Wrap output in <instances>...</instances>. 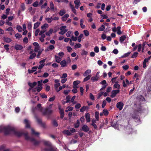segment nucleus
<instances>
[{
    "mask_svg": "<svg viewBox=\"0 0 151 151\" xmlns=\"http://www.w3.org/2000/svg\"><path fill=\"white\" fill-rule=\"evenodd\" d=\"M14 132V134L18 137H20L23 135L24 136L26 140H29L30 141L33 142L35 145H37L40 143L39 141L36 140L34 138L31 137L29 136L28 135V133L27 132H24L22 131L15 130Z\"/></svg>",
    "mask_w": 151,
    "mask_h": 151,
    "instance_id": "f257e3e1",
    "label": "nucleus"
},
{
    "mask_svg": "<svg viewBox=\"0 0 151 151\" xmlns=\"http://www.w3.org/2000/svg\"><path fill=\"white\" fill-rule=\"evenodd\" d=\"M0 133H3L5 135L8 134L9 133V125L0 126Z\"/></svg>",
    "mask_w": 151,
    "mask_h": 151,
    "instance_id": "f03ea898",
    "label": "nucleus"
},
{
    "mask_svg": "<svg viewBox=\"0 0 151 151\" xmlns=\"http://www.w3.org/2000/svg\"><path fill=\"white\" fill-rule=\"evenodd\" d=\"M43 142L45 145L48 147V148L46 147L44 149L45 151H55L51 143L49 141H44Z\"/></svg>",
    "mask_w": 151,
    "mask_h": 151,
    "instance_id": "7ed1b4c3",
    "label": "nucleus"
},
{
    "mask_svg": "<svg viewBox=\"0 0 151 151\" xmlns=\"http://www.w3.org/2000/svg\"><path fill=\"white\" fill-rule=\"evenodd\" d=\"M43 115L50 116L52 112V110L50 109L49 108L47 107L45 108L43 111L42 112Z\"/></svg>",
    "mask_w": 151,
    "mask_h": 151,
    "instance_id": "20e7f679",
    "label": "nucleus"
},
{
    "mask_svg": "<svg viewBox=\"0 0 151 151\" xmlns=\"http://www.w3.org/2000/svg\"><path fill=\"white\" fill-rule=\"evenodd\" d=\"M120 92L119 90H113L111 91V98H114L115 97L116 95L118 93Z\"/></svg>",
    "mask_w": 151,
    "mask_h": 151,
    "instance_id": "39448f33",
    "label": "nucleus"
},
{
    "mask_svg": "<svg viewBox=\"0 0 151 151\" xmlns=\"http://www.w3.org/2000/svg\"><path fill=\"white\" fill-rule=\"evenodd\" d=\"M36 120L37 122L41 126L43 127V128H45V123H44L42 122V120L41 119H39L38 117H37Z\"/></svg>",
    "mask_w": 151,
    "mask_h": 151,
    "instance_id": "423d86ee",
    "label": "nucleus"
},
{
    "mask_svg": "<svg viewBox=\"0 0 151 151\" xmlns=\"http://www.w3.org/2000/svg\"><path fill=\"white\" fill-rule=\"evenodd\" d=\"M124 105L123 103L121 101L118 102L116 104V107L118 108L119 110H121Z\"/></svg>",
    "mask_w": 151,
    "mask_h": 151,
    "instance_id": "0eeeda50",
    "label": "nucleus"
},
{
    "mask_svg": "<svg viewBox=\"0 0 151 151\" xmlns=\"http://www.w3.org/2000/svg\"><path fill=\"white\" fill-rule=\"evenodd\" d=\"M126 133L128 134H131L133 132V129L132 128L127 126L126 128Z\"/></svg>",
    "mask_w": 151,
    "mask_h": 151,
    "instance_id": "6e6552de",
    "label": "nucleus"
},
{
    "mask_svg": "<svg viewBox=\"0 0 151 151\" xmlns=\"http://www.w3.org/2000/svg\"><path fill=\"white\" fill-rule=\"evenodd\" d=\"M137 113H135L134 111V114L132 115V117L134 119H135V121L136 122H140V119L138 118V116L136 114Z\"/></svg>",
    "mask_w": 151,
    "mask_h": 151,
    "instance_id": "1a4fd4ad",
    "label": "nucleus"
},
{
    "mask_svg": "<svg viewBox=\"0 0 151 151\" xmlns=\"http://www.w3.org/2000/svg\"><path fill=\"white\" fill-rule=\"evenodd\" d=\"M0 151H9V150L6 148L5 145H3L0 146Z\"/></svg>",
    "mask_w": 151,
    "mask_h": 151,
    "instance_id": "9d476101",
    "label": "nucleus"
},
{
    "mask_svg": "<svg viewBox=\"0 0 151 151\" xmlns=\"http://www.w3.org/2000/svg\"><path fill=\"white\" fill-rule=\"evenodd\" d=\"M41 105L40 104H38L37 106V107H35V108H34L32 109V111H34L35 109H37V108L38 109V110L40 111V112H42V111L43 110V108L41 107Z\"/></svg>",
    "mask_w": 151,
    "mask_h": 151,
    "instance_id": "9b49d317",
    "label": "nucleus"
},
{
    "mask_svg": "<svg viewBox=\"0 0 151 151\" xmlns=\"http://www.w3.org/2000/svg\"><path fill=\"white\" fill-rule=\"evenodd\" d=\"M25 9V5L24 3H22L20 6V8L18 12V14H19L22 11H24Z\"/></svg>",
    "mask_w": 151,
    "mask_h": 151,
    "instance_id": "f8f14e48",
    "label": "nucleus"
},
{
    "mask_svg": "<svg viewBox=\"0 0 151 151\" xmlns=\"http://www.w3.org/2000/svg\"><path fill=\"white\" fill-rule=\"evenodd\" d=\"M81 129L82 130L86 132H88L89 130V128L86 124H84L83 126Z\"/></svg>",
    "mask_w": 151,
    "mask_h": 151,
    "instance_id": "ddd939ff",
    "label": "nucleus"
},
{
    "mask_svg": "<svg viewBox=\"0 0 151 151\" xmlns=\"http://www.w3.org/2000/svg\"><path fill=\"white\" fill-rule=\"evenodd\" d=\"M9 8H7L6 10V15L3 14L1 16V18L3 19H6L7 18V16L9 14Z\"/></svg>",
    "mask_w": 151,
    "mask_h": 151,
    "instance_id": "4468645a",
    "label": "nucleus"
},
{
    "mask_svg": "<svg viewBox=\"0 0 151 151\" xmlns=\"http://www.w3.org/2000/svg\"><path fill=\"white\" fill-rule=\"evenodd\" d=\"M24 123L25 124V127L26 128H30V122L28 120L25 119L24 121Z\"/></svg>",
    "mask_w": 151,
    "mask_h": 151,
    "instance_id": "2eb2a0df",
    "label": "nucleus"
},
{
    "mask_svg": "<svg viewBox=\"0 0 151 151\" xmlns=\"http://www.w3.org/2000/svg\"><path fill=\"white\" fill-rule=\"evenodd\" d=\"M37 83L36 82H34L33 83L29 82L28 85L31 88H33L37 85Z\"/></svg>",
    "mask_w": 151,
    "mask_h": 151,
    "instance_id": "dca6fc26",
    "label": "nucleus"
},
{
    "mask_svg": "<svg viewBox=\"0 0 151 151\" xmlns=\"http://www.w3.org/2000/svg\"><path fill=\"white\" fill-rule=\"evenodd\" d=\"M85 117L87 122H89L90 121V115L89 113H86L85 114Z\"/></svg>",
    "mask_w": 151,
    "mask_h": 151,
    "instance_id": "f3484780",
    "label": "nucleus"
},
{
    "mask_svg": "<svg viewBox=\"0 0 151 151\" xmlns=\"http://www.w3.org/2000/svg\"><path fill=\"white\" fill-rule=\"evenodd\" d=\"M110 123L111 125V126L114 127H116L117 123L116 121H114V120H113L112 119H111Z\"/></svg>",
    "mask_w": 151,
    "mask_h": 151,
    "instance_id": "a211bd4d",
    "label": "nucleus"
},
{
    "mask_svg": "<svg viewBox=\"0 0 151 151\" xmlns=\"http://www.w3.org/2000/svg\"><path fill=\"white\" fill-rule=\"evenodd\" d=\"M142 112L141 106H140L139 107L137 108V109L135 110L134 111V112L135 113H141Z\"/></svg>",
    "mask_w": 151,
    "mask_h": 151,
    "instance_id": "6ab92c4d",
    "label": "nucleus"
},
{
    "mask_svg": "<svg viewBox=\"0 0 151 151\" xmlns=\"http://www.w3.org/2000/svg\"><path fill=\"white\" fill-rule=\"evenodd\" d=\"M91 73V70L88 69L83 74V76H84L85 77L87 76L88 75H89V74H90Z\"/></svg>",
    "mask_w": 151,
    "mask_h": 151,
    "instance_id": "aec40b11",
    "label": "nucleus"
},
{
    "mask_svg": "<svg viewBox=\"0 0 151 151\" xmlns=\"http://www.w3.org/2000/svg\"><path fill=\"white\" fill-rule=\"evenodd\" d=\"M14 48L17 50H20L23 48V47L21 45H17L15 46Z\"/></svg>",
    "mask_w": 151,
    "mask_h": 151,
    "instance_id": "412c9836",
    "label": "nucleus"
},
{
    "mask_svg": "<svg viewBox=\"0 0 151 151\" xmlns=\"http://www.w3.org/2000/svg\"><path fill=\"white\" fill-rule=\"evenodd\" d=\"M63 133L64 134H67L68 136H70L71 134L70 131L67 130H65L63 131Z\"/></svg>",
    "mask_w": 151,
    "mask_h": 151,
    "instance_id": "4be33fe9",
    "label": "nucleus"
},
{
    "mask_svg": "<svg viewBox=\"0 0 151 151\" xmlns=\"http://www.w3.org/2000/svg\"><path fill=\"white\" fill-rule=\"evenodd\" d=\"M69 17V14H66L62 17V20L63 21H65Z\"/></svg>",
    "mask_w": 151,
    "mask_h": 151,
    "instance_id": "5701e85b",
    "label": "nucleus"
},
{
    "mask_svg": "<svg viewBox=\"0 0 151 151\" xmlns=\"http://www.w3.org/2000/svg\"><path fill=\"white\" fill-rule=\"evenodd\" d=\"M60 64L61 65V67L63 68L66 66V63L65 60H63L61 61Z\"/></svg>",
    "mask_w": 151,
    "mask_h": 151,
    "instance_id": "b1692460",
    "label": "nucleus"
},
{
    "mask_svg": "<svg viewBox=\"0 0 151 151\" xmlns=\"http://www.w3.org/2000/svg\"><path fill=\"white\" fill-rule=\"evenodd\" d=\"M126 37L125 35H122L119 38V41L121 43H122L126 39Z\"/></svg>",
    "mask_w": 151,
    "mask_h": 151,
    "instance_id": "393cba45",
    "label": "nucleus"
},
{
    "mask_svg": "<svg viewBox=\"0 0 151 151\" xmlns=\"http://www.w3.org/2000/svg\"><path fill=\"white\" fill-rule=\"evenodd\" d=\"M55 61L58 63H60V61L62 60V59L61 58L59 57L57 55L55 56Z\"/></svg>",
    "mask_w": 151,
    "mask_h": 151,
    "instance_id": "a878e982",
    "label": "nucleus"
},
{
    "mask_svg": "<svg viewBox=\"0 0 151 151\" xmlns=\"http://www.w3.org/2000/svg\"><path fill=\"white\" fill-rule=\"evenodd\" d=\"M48 27V24H47L45 23L41 26V28L42 29L45 30Z\"/></svg>",
    "mask_w": 151,
    "mask_h": 151,
    "instance_id": "bb28decb",
    "label": "nucleus"
},
{
    "mask_svg": "<svg viewBox=\"0 0 151 151\" xmlns=\"http://www.w3.org/2000/svg\"><path fill=\"white\" fill-rule=\"evenodd\" d=\"M66 26H63L61 27L60 28V30L61 31H64L65 32V30L66 31V32L68 30L65 29L66 28Z\"/></svg>",
    "mask_w": 151,
    "mask_h": 151,
    "instance_id": "cd10ccee",
    "label": "nucleus"
},
{
    "mask_svg": "<svg viewBox=\"0 0 151 151\" xmlns=\"http://www.w3.org/2000/svg\"><path fill=\"white\" fill-rule=\"evenodd\" d=\"M114 87L117 89H119L120 87V85L118 84V81L116 82L114 85Z\"/></svg>",
    "mask_w": 151,
    "mask_h": 151,
    "instance_id": "c85d7f7f",
    "label": "nucleus"
},
{
    "mask_svg": "<svg viewBox=\"0 0 151 151\" xmlns=\"http://www.w3.org/2000/svg\"><path fill=\"white\" fill-rule=\"evenodd\" d=\"M32 133L31 134L32 135H34L36 136L40 134L38 132H36L33 129H31Z\"/></svg>",
    "mask_w": 151,
    "mask_h": 151,
    "instance_id": "c756f323",
    "label": "nucleus"
},
{
    "mask_svg": "<svg viewBox=\"0 0 151 151\" xmlns=\"http://www.w3.org/2000/svg\"><path fill=\"white\" fill-rule=\"evenodd\" d=\"M80 125V122L79 120H78L76 123L74 124V126L76 128H77L79 127Z\"/></svg>",
    "mask_w": 151,
    "mask_h": 151,
    "instance_id": "7c9ffc66",
    "label": "nucleus"
},
{
    "mask_svg": "<svg viewBox=\"0 0 151 151\" xmlns=\"http://www.w3.org/2000/svg\"><path fill=\"white\" fill-rule=\"evenodd\" d=\"M40 24V23L39 22H37L36 23H35L34 24L33 28L34 29H36L39 26Z\"/></svg>",
    "mask_w": 151,
    "mask_h": 151,
    "instance_id": "2f4dec72",
    "label": "nucleus"
},
{
    "mask_svg": "<svg viewBox=\"0 0 151 151\" xmlns=\"http://www.w3.org/2000/svg\"><path fill=\"white\" fill-rule=\"evenodd\" d=\"M53 31V30L52 29H50L49 31L46 32V35L47 36H50V35L52 33Z\"/></svg>",
    "mask_w": 151,
    "mask_h": 151,
    "instance_id": "473e14b6",
    "label": "nucleus"
},
{
    "mask_svg": "<svg viewBox=\"0 0 151 151\" xmlns=\"http://www.w3.org/2000/svg\"><path fill=\"white\" fill-rule=\"evenodd\" d=\"M50 6L51 10L53 11L54 10V6L52 2L51 1L50 2Z\"/></svg>",
    "mask_w": 151,
    "mask_h": 151,
    "instance_id": "72a5a7b5",
    "label": "nucleus"
},
{
    "mask_svg": "<svg viewBox=\"0 0 151 151\" xmlns=\"http://www.w3.org/2000/svg\"><path fill=\"white\" fill-rule=\"evenodd\" d=\"M99 78V77L97 76V74L96 75V76H93L91 78V79L92 81H97L98 80V79Z\"/></svg>",
    "mask_w": 151,
    "mask_h": 151,
    "instance_id": "f704fd0d",
    "label": "nucleus"
},
{
    "mask_svg": "<svg viewBox=\"0 0 151 151\" xmlns=\"http://www.w3.org/2000/svg\"><path fill=\"white\" fill-rule=\"evenodd\" d=\"M49 75L48 73H44L43 75L42 76H38V77H45L46 78Z\"/></svg>",
    "mask_w": 151,
    "mask_h": 151,
    "instance_id": "c9c22d12",
    "label": "nucleus"
},
{
    "mask_svg": "<svg viewBox=\"0 0 151 151\" xmlns=\"http://www.w3.org/2000/svg\"><path fill=\"white\" fill-rule=\"evenodd\" d=\"M91 75H89L88 76H86V77L84 78L83 81L85 82L88 81L90 79L91 77Z\"/></svg>",
    "mask_w": 151,
    "mask_h": 151,
    "instance_id": "e433bc0d",
    "label": "nucleus"
},
{
    "mask_svg": "<svg viewBox=\"0 0 151 151\" xmlns=\"http://www.w3.org/2000/svg\"><path fill=\"white\" fill-rule=\"evenodd\" d=\"M99 112L98 111H96L95 113V117L97 121H99Z\"/></svg>",
    "mask_w": 151,
    "mask_h": 151,
    "instance_id": "4c0bfd02",
    "label": "nucleus"
},
{
    "mask_svg": "<svg viewBox=\"0 0 151 151\" xmlns=\"http://www.w3.org/2000/svg\"><path fill=\"white\" fill-rule=\"evenodd\" d=\"M105 28V27L104 25H102L98 29V30L99 31H102L104 30Z\"/></svg>",
    "mask_w": 151,
    "mask_h": 151,
    "instance_id": "58836bf2",
    "label": "nucleus"
},
{
    "mask_svg": "<svg viewBox=\"0 0 151 151\" xmlns=\"http://www.w3.org/2000/svg\"><path fill=\"white\" fill-rule=\"evenodd\" d=\"M88 107L87 106H83L80 109V112H83L86 108H87Z\"/></svg>",
    "mask_w": 151,
    "mask_h": 151,
    "instance_id": "ea45409f",
    "label": "nucleus"
},
{
    "mask_svg": "<svg viewBox=\"0 0 151 151\" xmlns=\"http://www.w3.org/2000/svg\"><path fill=\"white\" fill-rule=\"evenodd\" d=\"M52 124L55 127H57L58 126V123L56 120H53Z\"/></svg>",
    "mask_w": 151,
    "mask_h": 151,
    "instance_id": "a19ab883",
    "label": "nucleus"
},
{
    "mask_svg": "<svg viewBox=\"0 0 151 151\" xmlns=\"http://www.w3.org/2000/svg\"><path fill=\"white\" fill-rule=\"evenodd\" d=\"M138 53L137 52H134V54L132 55L131 56V58H133L137 57L138 56Z\"/></svg>",
    "mask_w": 151,
    "mask_h": 151,
    "instance_id": "79ce46f5",
    "label": "nucleus"
},
{
    "mask_svg": "<svg viewBox=\"0 0 151 151\" xmlns=\"http://www.w3.org/2000/svg\"><path fill=\"white\" fill-rule=\"evenodd\" d=\"M36 55V54L35 53L31 54L29 57V59H32L35 58Z\"/></svg>",
    "mask_w": 151,
    "mask_h": 151,
    "instance_id": "37998d69",
    "label": "nucleus"
},
{
    "mask_svg": "<svg viewBox=\"0 0 151 151\" xmlns=\"http://www.w3.org/2000/svg\"><path fill=\"white\" fill-rule=\"evenodd\" d=\"M65 13V10H61L59 12V15L60 16H62Z\"/></svg>",
    "mask_w": 151,
    "mask_h": 151,
    "instance_id": "c03bdc74",
    "label": "nucleus"
},
{
    "mask_svg": "<svg viewBox=\"0 0 151 151\" xmlns=\"http://www.w3.org/2000/svg\"><path fill=\"white\" fill-rule=\"evenodd\" d=\"M83 35L82 34H81L78 36V41L79 42H80L81 41V39L82 37H83Z\"/></svg>",
    "mask_w": 151,
    "mask_h": 151,
    "instance_id": "a18cd8bd",
    "label": "nucleus"
},
{
    "mask_svg": "<svg viewBox=\"0 0 151 151\" xmlns=\"http://www.w3.org/2000/svg\"><path fill=\"white\" fill-rule=\"evenodd\" d=\"M17 29L19 32H21L22 31V28L20 25H17Z\"/></svg>",
    "mask_w": 151,
    "mask_h": 151,
    "instance_id": "49530a36",
    "label": "nucleus"
},
{
    "mask_svg": "<svg viewBox=\"0 0 151 151\" xmlns=\"http://www.w3.org/2000/svg\"><path fill=\"white\" fill-rule=\"evenodd\" d=\"M70 96L69 95H68L66 96L65 101L66 103H69L70 101Z\"/></svg>",
    "mask_w": 151,
    "mask_h": 151,
    "instance_id": "de8ad7c7",
    "label": "nucleus"
},
{
    "mask_svg": "<svg viewBox=\"0 0 151 151\" xmlns=\"http://www.w3.org/2000/svg\"><path fill=\"white\" fill-rule=\"evenodd\" d=\"M131 53V52H128L127 53H125L121 57V58H123L127 57Z\"/></svg>",
    "mask_w": 151,
    "mask_h": 151,
    "instance_id": "09e8293b",
    "label": "nucleus"
},
{
    "mask_svg": "<svg viewBox=\"0 0 151 151\" xmlns=\"http://www.w3.org/2000/svg\"><path fill=\"white\" fill-rule=\"evenodd\" d=\"M104 114L105 116H107L109 114V112L108 111L107 109H104L103 111Z\"/></svg>",
    "mask_w": 151,
    "mask_h": 151,
    "instance_id": "8fccbe9b",
    "label": "nucleus"
},
{
    "mask_svg": "<svg viewBox=\"0 0 151 151\" xmlns=\"http://www.w3.org/2000/svg\"><path fill=\"white\" fill-rule=\"evenodd\" d=\"M88 53V52L85 51L84 50H83L82 51V52L81 53V55H87Z\"/></svg>",
    "mask_w": 151,
    "mask_h": 151,
    "instance_id": "3c124183",
    "label": "nucleus"
},
{
    "mask_svg": "<svg viewBox=\"0 0 151 151\" xmlns=\"http://www.w3.org/2000/svg\"><path fill=\"white\" fill-rule=\"evenodd\" d=\"M80 83V81H75L73 82V85H77V86Z\"/></svg>",
    "mask_w": 151,
    "mask_h": 151,
    "instance_id": "603ef678",
    "label": "nucleus"
},
{
    "mask_svg": "<svg viewBox=\"0 0 151 151\" xmlns=\"http://www.w3.org/2000/svg\"><path fill=\"white\" fill-rule=\"evenodd\" d=\"M81 45L80 43H77L75 45V48H80L81 47Z\"/></svg>",
    "mask_w": 151,
    "mask_h": 151,
    "instance_id": "864d4df0",
    "label": "nucleus"
},
{
    "mask_svg": "<svg viewBox=\"0 0 151 151\" xmlns=\"http://www.w3.org/2000/svg\"><path fill=\"white\" fill-rule=\"evenodd\" d=\"M89 97L90 99L92 101L95 100V98L94 96L91 93H90L89 94Z\"/></svg>",
    "mask_w": 151,
    "mask_h": 151,
    "instance_id": "5fc2aeb1",
    "label": "nucleus"
},
{
    "mask_svg": "<svg viewBox=\"0 0 151 151\" xmlns=\"http://www.w3.org/2000/svg\"><path fill=\"white\" fill-rule=\"evenodd\" d=\"M42 80H41L40 81H38L37 82L38 86H42Z\"/></svg>",
    "mask_w": 151,
    "mask_h": 151,
    "instance_id": "6e6d98bb",
    "label": "nucleus"
},
{
    "mask_svg": "<svg viewBox=\"0 0 151 151\" xmlns=\"http://www.w3.org/2000/svg\"><path fill=\"white\" fill-rule=\"evenodd\" d=\"M83 32L86 36H88L89 34V32L87 30H84Z\"/></svg>",
    "mask_w": 151,
    "mask_h": 151,
    "instance_id": "4d7b16f0",
    "label": "nucleus"
},
{
    "mask_svg": "<svg viewBox=\"0 0 151 151\" xmlns=\"http://www.w3.org/2000/svg\"><path fill=\"white\" fill-rule=\"evenodd\" d=\"M15 36L17 38L19 39L22 37V35L21 34H19L18 33H17L15 34Z\"/></svg>",
    "mask_w": 151,
    "mask_h": 151,
    "instance_id": "13d9d810",
    "label": "nucleus"
},
{
    "mask_svg": "<svg viewBox=\"0 0 151 151\" xmlns=\"http://www.w3.org/2000/svg\"><path fill=\"white\" fill-rule=\"evenodd\" d=\"M32 25L31 23L30 22L28 23L27 25V28L29 30H31L32 28Z\"/></svg>",
    "mask_w": 151,
    "mask_h": 151,
    "instance_id": "bf43d9fd",
    "label": "nucleus"
},
{
    "mask_svg": "<svg viewBox=\"0 0 151 151\" xmlns=\"http://www.w3.org/2000/svg\"><path fill=\"white\" fill-rule=\"evenodd\" d=\"M72 33V31H68L66 33V36L68 37H69L70 36L71 34Z\"/></svg>",
    "mask_w": 151,
    "mask_h": 151,
    "instance_id": "052dcab7",
    "label": "nucleus"
},
{
    "mask_svg": "<svg viewBox=\"0 0 151 151\" xmlns=\"http://www.w3.org/2000/svg\"><path fill=\"white\" fill-rule=\"evenodd\" d=\"M94 51L95 52L98 53L99 51V47L97 46H96L94 48Z\"/></svg>",
    "mask_w": 151,
    "mask_h": 151,
    "instance_id": "680f3d73",
    "label": "nucleus"
},
{
    "mask_svg": "<svg viewBox=\"0 0 151 151\" xmlns=\"http://www.w3.org/2000/svg\"><path fill=\"white\" fill-rule=\"evenodd\" d=\"M45 63L40 64L39 65L38 67V69L39 70L41 69L44 66Z\"/></svg>",
    "mask_w": 151,
    "mask_h": 151,
    "instance_id": "e2e57ef3",
    "label": "nucleus"
},
{
    "mask_svg": "<svg viewBox=\"0 0 151 151\" xmlns=\"http://www.w3.org/2000/svg\"><path fill=\"white\" fill-rule=\"evenodd\" d=\"M81 104L79 103H78L75 106V108L77 109H78L81 107Z\"/></svg>",
    "mask_w": 151,
    "mask_h": 151,
    "instance_id": "0e129e2a",
    "label": "nucleus"
},
{
    "mask_svg": "<svg viewBox=\"0 0 151 151\" xmlns=\"http://www.w3.org/2000/svg\"><path fill=\"white\" fill-rule=\"evenodd\" d=\"M23 41L24 42L27 43L28 42V38L26 37H25L23 40Z\"/></svg>",
    "mask_w": 151,
    "mask_h": 151,
    "instance_id": "69168bd1",
    "label": "nucleus"
},
{
    "mask_svg": "<svg viewBox=\"0 0 151 151\" xmlns=\"http://www.w3.org/2000/svg\"><path fill=\"white\" fill-rule=\"evenodd\" d=\"M38 87H36V88H37V91L38 92H40L42 89V86H38Z\"/></svg>",
    "mask_w": 151,
    "mask_h": 151,
    "instance_id": "338daca9",
    "label": "nucleus"
},
{
    "mask_svg": "<svg viewBox=\"0 0 151 151\" xmlns=\"http://www.w3.org/2000/svg\"><path fill=\"white\" fill-rule=\"evenodd\" d=\"M38 5V2L37 1L34 3L33 4V6L35 7H37V6Z\"/></svg>",
    "mask_w": 151,
    "mask_h": 151,
    "instance_id": "774afa93",
    "label": "nucleus"
}]
</instances>
